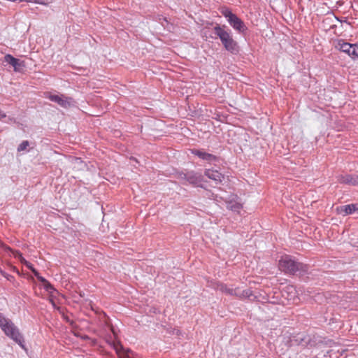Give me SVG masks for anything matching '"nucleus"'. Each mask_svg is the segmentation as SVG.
<instances>
[{"instance_id": "1", "label": "nucleus", "mask_w": 358, "mask_h": 358, "mask_svg": "<svg viewBox=\"0 0 358 358\" xmlns=\"http://www.w3.org/2000/svg\"><path fill=\"white\" fill-rule=\"evenodd\" d=\"M0 328L10 338L16 342L22 348H24V338L19 329L8 318L0 313Z\"/></svg>"}, {"instance_id": "2", "label": "nucleus", "mask_w": 358, "mask_h": 358, "mask_svg": "<svg viewBox=\"0 0 358 358\" xmlns=\"http://www.w3.org/2000/svg\"><path fill=\"white\" fill-rule=\"evenodd\" d=\"M215 34L220 38L224 48L231 53L238 51V43L233 38L230 31L225 29V26L217 24L214 27Z\"/></svg>"}, {"instance_id": "3", "label": "nucleus", "mask_w": 358, "mask_h": 358, "mask_svg": "<svg viewBox=\"0 0 358 358\" xmlns=\"http://www.w3.org/2000/svg\"><path fill=\"white\" fill-rule=\"evenodd\" d=\"M279 268L286 273H294L296 271H306L308 266L303 264L296 262L290 256L285 255L279 260Z\"/></svg>"}, {"instance_id": "4", "label": "nucleus", "mask_w": 358, "mask_h": 358, "mask_svg": "<svg viewBox=\"0 0 358 358\" xmlns=\"http://www.w3.org/2000/svg\"><path fill=\"white\" fill-rule=\"evenodd\" d=\"M332 45L335 49L348 54L352 59L358 58V44H351L343 39H335Z\"/></svg>"}, {"instance_id": "5", "label": "nucleus", "mask_w": 358, "mask_h": 358, "mask_svg": "<svg viewBox=\"0 0 358 358\" xmlns=\"http://www.w3.org/2000/svg\"><path fill=\"white\" fill-rule=\"evenodd\" d=\"M220 13L227 19L229 24L239 32L243 33L246 31L247 27L243 20H241L236 15L234 14L228 8L224 7L220 10Z\"/></svg>"}, {"instance_id": "6", "label": "nucleus", "mask_w": 358, "mask_h": 358, "mask_svg": "<svg viewBox=\"0 0 358 358\" xmlns=\"http://www.w3.org/2000/svg\"><path fill=\"white\" fill-rule=\"evenodd\" d=\"M217 289L227 295L235 296L239 299L249 297L251 294V292L250 290L241 291L239 287L233 288L223 283L218 284Z\"/></svg>"}, {"instance_id": "7", "label": "nucleus", "mask_w": 358, "mask_h": 358, "mask_svg": "<svg viewBox=\"0 0 358 358\" xmlns=\"http://www.w3.org/2000/svg\"><path fill=\"white\" fill-rule=\"evenodd\" d=\"M282 296L290 303L299 304L300 303L297 290L293 285H287L284 287L282 291Z\"/></svg>"}, {"instance_id": "8", "label": "nucleus", "mask_w": 358, "mask_h": 358, "mask_svg": "<svg viewBox=\"0 0 358 358\" xmlns=\"http://www.w3.org/2000/svg\"><path fill=\"white\" fill-rule=\"evenodd\" d=\"M44 97L50 99V101L57 103L63 108H68L71 106L72 99L67 97L64 94H52L49 92H44Z\"/></svg>"}, {"instance_id": "9", "label": "nucleus", "mask_w": 358, "mask_h": 358, "mask_svg": "<svg viewBox=\"0 0 358 358\" xmlns=\"http://www.w3.org/2000/svg\"><path fill=\"white\" fill-rule=\"evenodd\" d=\"M110 330L112 331L113 338L110 337L108 339H107V342L113 348L116 352L120 355L123 349L122 345H121L120 342L117 340V334L115 332L113 327H110Z\"/></svg>"}, {"instance_id": "10", "label": "nucleus", "mask_w": 358, "mask_h": 358, "mask_svg": "<svg viewBox=\"0 0 358 358\" xmlns=\"http://www.w3.org/2000/svg\"><path fill=\"white\" fill-rule=\"evenodd\" d=\"M340 183L347 184L350 185H358V176L355 175H343L340 176L338 178Z\"/></svg>"}, {"instance_id": "11", "label": "nucleus", "mask_w": 358, "mask_h": 358, "mask_svg": "<svg viewBox=\"0 0 358 358\" xmlns=\"http://www.w3.org/2000/svg\"><path fill=\"white\" fill-rule=\"evenodd\" d=\"M185 178L190 184L199 185L203 181V176L200 173L193 171L185 175Z\"/></svg>"}, {"instance_id": "12", "label": "nucleus", "mask_w": 358, "mask_h": 358, "mask_svg": "<svg viewBox=\"0 0 358 358\" xmlns=\"http://www.w3.org/2000/svg\"><path fill=\"white\" fill-rule=\"evenodd\" d=\"M206 176L209 179L214 180L216 182H221L224 179V175L217 170L206 169L204 172Z\"/></svg>"}, {"instance_id": "13", "label": "nucleus", "mask_w": 358, "mask_h": 358, "mask_svg": "<svg viewBox=\"0 0 358 358\" xmlns=\"http://www.w3.org/2000/svg\"><path fill=\"white\" fill-rule=\"evenodd\" d=\"M357 210L355 204H349L345 206H341L336 208V212L338 214L347 215L352 214Z\"/></svg>"}, {"instance_id": "14", "label": "nucleus", "mask_w": 358, "mask_h": 358, "mask_svg": "<svg viewBox=\"0 0 358 358\" xmlns=\"http://www.w3.org/2000/svg\"><path fill=\"white\" fill-rule=\"evenodd\" d=\"M191 152L193 155L198 156L199 158L204 159V160L212 161V160L215 159V156H213L211 154L207 153L203 150L192 149V150H191Z\"/></svg>"}, {"instance_id": "15", "label": "nucleus", "mask_w": 358, "mask_h": 358, "mask_svg": "<svg viewBox=\"0 0 358 358\" xmlns=\"http://www.w3.org/2000/svg\"><path fill=\"white\" fill-rule=\"evenodd\" d=\"M227 208L230 210L239 212L240 210L243 208V206L240 202L231 200L227 202Z\"/></svg>"}, {"instance_id": "16", "label": "nucleus", "mask_w": 358, "mask_h": 358, "mask_svg": "<svg viewBox=\"0 0 358 358\" xmlns=\"http://www.w3.org/2000/svg\"><path fill=\"white\" fill-rule=\"evenodd\" d=\"M5 61L12 65L14 67L15 71H18L20 64L19 63V60L15 57H13L10 55H6L4 57Z\"/></svg>"}, {"instance_id": "17", "label": "nucleus", "mask_w": 358, "mask_h": 358, "mask_svg": "<svg viewBox=\"0 0 358 358\" xmlns=\"http://www.w3.org/2000/svg\"><path fill=\"white\" fill-rule=\"evenodd\" d=\"M29 143L27 141H22L17 148V151L21 152L27 149Z\"/></svg>"}, {"instance_id": "18", "label": "nucleus", "mask_w": 358, "mask_h": 358, "mask_svg": "<svg viewBox=\"0 0 358 358\" xmlns=\"http://www.w3.org/2000/svg\"><path fill=\"white\" fill-rule=\"evenodd\" d=\"M43 286L44 288L48 292H50L52 289H54L53 286L48 280H46V282L43 283Z\"/></svg>"}, {"instance_id": "19", "label": "nucleus", "mask_w": 358, "mask_h": 358, "mask_svg": "<svg viewBox=\"0 0 358 358\" xmlns=\"http://www.w3.org/2000/svg\"><path fill=\"white\" fill-rule=\"evenodd\" d=\"M24 265L30 270L31 271L34 267L33 266V265L27 262V260H24Z\"/></svg>"}, {"instance_id": "20", "label": "nucleus", "mask_w": 358, "mask_h": 358, "mask_svg": "<svg viewBox=\"0 0 358 358\" xmlns=\"http://www.w3.org/2000/svg\"><path fill=\"white\" fill-rule=\"evenodd\" d=\"M31 271L36 278H38L40 275L39 273L35 269V268H34Z\"/></svg>"}, {"instance_id": "21", "label": "nucleus", "mask_w": 358, "mask_h": 358, "mask_svg": "<svg viewBox=\"0 0 358 358\" xmlns=\"http://www.w3.org/2000/svg\"><path fill=\"white\" fill-rule=\"evenodd\" d=\"M38 280H40L43 284L46 282V279L42 277L41 275H39L38 278Z\"/></svg>"}, {"instance_id": "22", "label": "nucleus", "mask_w": 358, "mask_h": 358, "mask_svg": "<svg viewBox=\"0 0 358 358\" xmlns=\"http://www.w3.org/2000/svg\"><path fill=\"white\" fill-rule=\"evenodd\" d=\"M6 117V115L4 112H3L1 109H0V120Z\"/></svg>"}, {"instance_id": "23", "label": "nucleus", "mask_w": 358, "mask_h": 358, "mask_svg": "<svg viewBox=\"0 0 358 358\" xmlns=\"http://www.w3.org/2000/svg\"><path fill=\"white\" fill-rule=\"evenodd\" d=\"M24 260H26V259H24L22 257H21V258H20V261H21V262H22V264H24Z\"/></svg>"}, {"instance_id": "24", "label": "nucleus", "mask_w": 358, "mask_h": 358, "mask_svg": "<svg viewBox=\"0 0 358 358\" xmlns=\"http://www.w3.org/2000/svg\"><path fill=\"white\" fill-rule=\"evenodd\" d=\"M127 358H129V357H127Z\"/></svg>"}]
</instances>
